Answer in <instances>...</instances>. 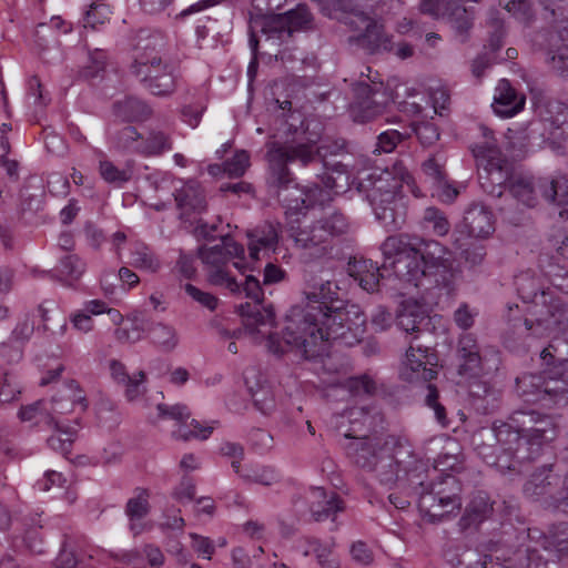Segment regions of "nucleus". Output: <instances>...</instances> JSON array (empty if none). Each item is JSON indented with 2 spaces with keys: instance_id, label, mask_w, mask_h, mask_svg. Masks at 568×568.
Returning <instances> with one entry per match:
<instances>
[{
  "instance_id": "obj_1",
  "label": "nucleus",
  "mask_w": 568,
  "mask_h": 568,
  "mask_svg": "<svg viewBox=\"0 0 568 568\" xmlns=\"http://www.w3.org/2000/svg\"><path fill=\"white\" fill-rule=\"evenodd\" d=\"M305 300L292 306L283 327L284 346L305 359L326 355L331 341L344 339L357 325L342 307L338 286L332 281L312 285Z\"/></svg>"
},
{
  "instance_id": "obj_2",
  "label": "nucleus",
  "mask_w": 568,
  "mask_h": 568,
  "mask_svg": "<svg viewBox=\"0 0 568 568\" xmlns=\"http://www.w3.org/2000/svg\"><path fill=\"white\" fill-rule=\"evenodd\" d=\"M267 162L266 186L288 210L301 213L323 201L325 191L318 185L301 186L295 183L288 164L297 163L302 168L321 163L320 148L315 141L306 139L295 130L293 136L266 143Z\"/></svg>"
},
{
  "instance_id": "obj_3",
  "label": "nucleus",
  "mask_w": 568,
  "mask_h": 568,
  "mask_svg": "<svg viewBox=\"0 0 568 568\" xmlns=\"http://www.w3.org/2000/svg\"><path fill=\"white\" fill-rule=\"evenodd\" d=\"M386 260L393 258L395 275L414 287L446 285L453 271V252L434 239L402 233L381 244Z\"/></svg>"
},
{
  "instance_id": "obj_4",
  "label": "nucleus",
  "mask_w": 568,
  "mask_h": 568,
  "mask_svg": "<svg viewBox=\"0 0 568 568\" xmlns=\"http://www.w3.org/2000/svg\"><path fill=\"white\" fill-rule=\"evenodd\" d=\"M473 445L478 456L489 466L500 471L515 470L518 463L534 459L527 450L524 432L514 422V413L508 422H495L491 428H480L473 435Z\"/></svg>"
},
{
  "instance_id": "obj_5",
  "label": "nucleus",
  "mask_w": 568,
  "mask_h": 568,
  "mask_svg": "<svg viewBox=\"0 0 568 568\" xmlns=\"http://www.w3.org/2000/svg\"><path fill=\"white\" fill-rule=\"evenodd\" d=\"M395 171L399 179L386 170L381 174L372 173L359 183L376 219L389 231L400 229L404 223V216L398 212L397 195L402 189V183L409 185L413 182V176L403 166H395Z\"/></svg>"
},
{
  "instance_id": "obj_6",
  "label": "nucleus",
  "mask_w": 568,
  "mask_h": 568,
  "mask_svg": "<svg viewBox=\"0 0 568 568\" xmlns=\"http://www.w3.org/2000/svg\"><path fill=\"white\" fill-rule=\"evenodd\" d=\"M347 230L346 217L339 212H334L310 225H292L291 237L301 251V256L307 262H313L329 256L333 251L332 239L345 234Z\"/></svg>"
},
{
  "instance_id": "obj_7",
  "label": "nucleus",
  "mask_w": 568,
  "mask_h": 568,
  "mask_svg": "<svg viewBox=\"0 0 568 568\" xmlns=\"http://www.w3.org/2000/svg\"><path fill=\"white\" fill-rule=\"evenodd\" d=\"M197 256L204 265L207 283L225 288L231 294L241 292V285L231 274L229 265L234 258L244 257V247L233 237L223 236L219 244L199 247Z\"/></svg>"
},
{
  "instance_id": "obj_8",
  "label": "nucleus",
  "mask_w": 568,
  "mask_h": 568,
  "mask_svg": "<svg viewBox=\"0 0 568 568\" xmlns=\"http://www.w3.org/2000/svg\"><path fill=\"white\" fill-rule=\"evenodd\" d=\"M419 485V508L429 517L442 519L462 507V485L454 475H442L438 480Z\"/></svg>"
},
{
  "instance_id": "obj_9",
  "label": "nucleus",
  "mask_w": 568,
  "mask_h": 568,
  "mask_svg": "<svg viewBox=\"0 0 568 568\" xmlns=\"http://www.w3.org/2000/svg\"><path fill=\"white\" fill-rule=\"evenodd\" d=\"M312 20L311 13L305 6H298L296 9L285 13H271L256 17L251 20L254 27H260L265 36V42L272 45L287 43L294 32L306 28Z\"/></svg>"
},
{
  "instance_id": "obj_10",
  "label": "nucleus",
  "mask_w": 568,
  "mask_h": 568,
  "mask_svg": "<svg viewBox=\"0 0 568 568\" xmlns=\"http://www.w3.org/2000/svg\"><path fill=\"white\" fill-rule=\"evenodd\" d=\"M557 471L559 467L557 466ZM524 494L534 500H544L561 510L568 499V473H554V466H542L534 471L524 485Z\"/></svg>"
},
{
  "instance_id": "obj_11",
  "label": "nucleus",
  "mask_w": 568,
  "mask_h": 568,
  "mask_svg": "<svg viewBox=\"0 0 568 568\" xmlns=\"http://www.w3.org/2000/svg\"><path fill=\"white\" fill-rule=\"evenodd\" d=\"M517 389L527 400L568 403V371L555 374H524L516 378Z\"/></svg>"
},
{
  "instance_id": "obj_12",
  "label": "nucleus",
  "mask_w": 568,
  "mask_h": 568,
  "mask_svg": "<svg viewBox=\"0 0 568 568\" xmlns=\"http://www.w3.org/2000/svg\"><path fill=\"white\" fill-rule=\"evenodd\" d=\"M353 101L349 112L355 122L365 123L379 115L389 97L383 82L371 79L362 80L353 84Z\"/></svg>"
},
{
  "instance_id": "obj_13",
  "label": "nucleus",
  "mask_w": 568,
  "mask_h": 568,
  "mask_svg": "<svg viewBox=\"0 0 568 568\" xmlns=\"http://www.w3.org/2000/svg\"><path fill=\"white\" fill-rule=\"evenodd\" d=\"M566 181L534 179L528 175L517 174L510 180L509 191L515 199L528 207L537 205L538 196H544L549 202L564 204L567 202V194L561 193L562 184Z\"/></svg>"
},
{
  "instance_id": "obj_14",
  "label": "nucleus",
  "mask_w": 568,
  "mask_h": 568,
  "mask_svg": "<svg viewBox=\"0 0 568 568\" xmlns=\"http://www.w3.org/2000/svg\"><path fill=\"white\" fill-rule=\"evenodd\" d=\"M239 314L242 317L244 327L251 334H260L267 336V348L276 355L285 352H294V349L284 346L283 334L271 333L275 322V314L272 306H262L261 304L244 303L239 306Z\"/></svg>"
},
{
  "instance_id": "obj_15",
  "label": "nucleus",
  "mask_w": 568,
  "mask_h": 568,
  "mask_svg": "<svg viewBox=\"0 0 568 568\" xmlns=\"http://www.w3.org/2000/svg\"><path fill=\"white\" fill-rule=\"evenodd\" d=\"M514 422L524 432L526 445H529L527 450H531L534 458L539 455L544 444L557 436V426L549 415L536 410H516Z\"/></svg>"
},
{
  "instance_id": "obj_16",
  "label": "nucleus",
  "mask_w": 568,
  "mask_h": 568,
  "mask_svg": "<svg viewBox=\"0 0 568 568\" xmlns=\"http://www.w3.org/2000/svg\"><path fill=\"white\" fill-rule=\"evenodd\" d=\"M145 90L156 97H169L176 90L178 67L170 59L131 69Z\"/></svg>"
},
{
  "instance_id": "obj_17",
  "label": "nucleus",
  "mask_w": 568,
  "mask_h": 568,
  "mask_svg": "<svg viewBox=\"0 0 568 568\" xmlns=\"http://www.w3.org/2000/svg\"><path fill=\"white\" fill-rule=\"evenodd\" d=\"M532 316L537 328L534 329L532 321L525 318L523 324L526 331H532L537 336L556 332L568 342V304L560 297L552 295L544 308L532 311Z\"/></svg>"
},
{
  "instance_id": "obj_18",
  "label": "nucleus",
  "mask_w": 568,
  "mask_h": 568,
  "mask_svg": "<svg viewBox=\"0 0 568 568\" xmlns=\"http://www.w3.org/2000/svg\"><path fill=\"white\" fill-rule=\"evenodd\" d=\"M437 374V356L429 347L414 345L412 341L405 354L400 377L408 383L418 384L429 383Z\"/></svg>"
},
{
  "instance_id": "obj_19",
  "label": "nucleus",
  "mask_w": 568,
  "mask_h": 568,
  "mask_svg": "<svg viewBox=\"0 0 568 568\" xmlns=\"http://www.w3.org/2000/svg\"><path fill=\"white\" fill-rule=\"evenodd\" d=\"M355 462L362 468L376 473L384 485H393L398 479L399 464L384 449H376L371 440L362 442L356 452Z\"/></svg>"
},
{
  "instance_id": "obj_20",
  "label": "nucleus",
  "mask_w": 568,
  "mask_h": 568,
  "mask_svg": "<svg viewBox=\"0 0 568 568\" xmlns=\"http://www.w3.org/2000/svg\"><path fill=\"white\" fill-rule=\"evenodd\" d=\"M539 124L545 140L560 153H568V105L558 101L548 103Z\"/></svg>"
},
{
  "instance_id": "obj_21",
  "label": "nucleus",
  "mask_w": 568,
  "mask_h": 568,
  "mask_svg": "<svg viewBox=\"0 0 568 568\" xmlns=\"http://www.w3.org/2000/svg\"><path fill=\"white\" fill-rule=\"evenodd\" d=\"M156 408L161 417L171 418L179 423L178 429L172 432V436L175 439L184 442L190 440L191 438L206 439L213 432V426L202 427L195 419H191L190 424H187L191 413L185 405L176 404L170 406L166 404H159Z\"/></svg>"
},
{
  "instance_id": "obj_22",
  "label": "nucleus",
  "mask_w": 568,
  "mask_h": 568,
  "mask_svg": "<svg viewBox=\"0 0 568 568\" xmlns=\"http://www.w3.org/2000/svg\"><path fill=\"white\" fill-rule=\"evenodd\" d=\"M166 47L168 41L163 33L159 31L150 32L148 30L139 31L133 44V62L131 69L169 59L166 55Z\"/></svg>"
},
{
  "instance_id": "obj_23",
  "label": "nucleus",
  "mask_w": 568,
  "mask_h": 568,
  "mask_svg": "<svg viewBox=\"0 0 568 568\" xmlns=\"http://www.w3.org/2000/svg\"><path fill=\"white\" fill-rule=\"evenodd\" d=\"M310 513L315 521L336 519L337 514L345 510L344 500L335 491H326L322 487H314L306 497Z\"/></svg>"
},
{
  "instance_id": "obj_24",
  "label": "nucleus",
  "mask_w": 568,
  "mask_h": 568,
  "mask_svg": "<svg viewBox=\"0 0 568 568\" xmlns=\"http://www.w3.org/2000/svg\"><path fill=\"white\" fill-rule=\"evenodd\" d=\"M458 374L476 378L483 371L479 345L473 334H463L457 345Z\"/></svg>"
},
{
  "instance_id": "obj_25",
  "label": "nucleus",
  "mask_w": 568,
  "mask_h": 568,
  "mask_svg": "<svg viewBox=\"0 0 568 568\" xmlns=\"http://www.w3.org/2000/svg\"><path fill=\"white\" fill-rule=\"evenodd\" d=\"M516 287L518 295L525 303H531L532 311L544 308L547 301L554 295L549 288H545L540 278L531 272H524L516 277Z\"/></svg>"
},
{
  "instance_id": "obj_26",
  "label": "nucleus",
  "mask_w": 568,
  "mask_h": 568,
  "mask_svg": "<svg viewBox=\"0 0 568 568\" xmlns=\"http://www.w3.org/2000/svg\"><path fill=\"white\" fill-rule=\"evenodd\" d=\"M109 367L112 379L124 387V396L129 402L136 400L146 393L145 372L139 371L130 375L125 365L116 359H112Z\"/></svg>"
},
{
  "instance_id": "obj_27",
  "label": "nucleus",
  "mask_w": 568,
  "mask_h": 568,
  "mask_svg": "<svg viewBox=\"0 0 568 568\" xmlns=\"http://www.w3.org/2000/svg\"><path fill=\"white\" fill-rule=\"evenodd\" d=\"M174 200L181 219L187 220L192 214H200L206 209L204 192L195 181H189L175 190Z\"/></svg>"
},
{
  "instance_id": "obj_28",
  "label": "nucleus",
  "mask_w": 568,
  "mask_h": 568,
  "mask_svg": "<svg viewBox=\"0 0 568 568\" xmlns=\"http://www.w3.org/2000/svg\"><path fill=\"white\" fill-rule=\"evenodd\" d=\"M547 62L560 77H568V28L548 36Z\"/></svg>"
},
{
  "instance_id": "obj_29",
  "label": "nucleus",
  "mask_w": 568,
  "mask_h": 568,
  "mask_svg": "<svg viewBox=\"0 0 568 568\" xmlns=\"http://www.w3.org/2000/svg\"><path fill=\"white\" fill-rule=\"evenodd\" d=\"M525 105V97L519 95L506 79H501L495 90L491 104L495 113L510 118L520 112Z\"/></svg>"
},
{
  "instance_id": "obj_30",
  "label": "nucleus",
  "mask_w": 568,
  "mask_h": 568,
  "mask_svg": "<svg viewBox=\"0 0 568 568\" xmlns=\"http://www.w3.org/2000/svg\"><path fill=\"white\" fill-rule=\"evenodd\" d=\"M464 226L468 236L488 237L495 230L491 211L483 204L473 203L465 211Z\"/></svg>"
},
{
  "instance_id": "obj_31",
  "label": "nucleus",
  "mask_w": 568,
  "mask_h": 568,
  "mask_svg": "<svg viewBox=\"0 0 568 568\" xmlns=\"http://www.w3.org/2000/svg\"><path fill=\"white\" fill-rule=\"evenodd\" d=\"M149 499V489L138 487L134 490V496L126 501L124 513L129 518V528L134 536L140 535L145 529V525L141 523V520L146 517L151 510Z\"/></svg>"
},
{
  "instance_id": "obj_32",
  "label": "nucleus",
  "mask_w": 568,
  "mask_h": 568,
  "mask_svg": "<svg viewBox=\"0 0 568 568\" xmlns=\"http://www.w3.org/2000/svg\"><path fill=\"white\" fill-rule=\"evenodd\" d=\"M429 322L426 310L417 303L406 302L397 315L398 327L410 334L427 331Z\"/></svg>"
},
{
  "instance_id": "obj_33",
  "label": "nucleus",
  "mask_w": 568,
  "mask_h": 568,
  "mask_svg": "<svg viewBox=\"0 0 568 568\" xmlns=\"http://www.w3.org/2000/svg\"><path fill=\"white\" fill-rule=\"evenodd\" d=\"M172 146V136L168 131L150 128L145 133H142L140 155L159 156L171 151Z\"/></svg>"
},
{
  "instance_id": "obj_34",
  "label": "nucleus",
  "mask_w": 568,
  "mask_h": 568,
  "mask_svg": "<svg viewBox=\"0 0 568 568\" xmlns=\"http://www.w3.org/2000/svg\"><path fill=\"white\" fill-rule=\"evenodd\" d=\"M348 271L363 290L369 293L378 291L382 274L376 263L369 260L355 261L349 264Z\"/></svg>"
},
{
  "instance_id": "obj_35",
  "label": "nucleus",
  "mask_w": 568,
  "mask_h": 568,
  "mask_svg": "<svg viewBox=\"0 0 568 568\" xmlns=\"http://www.w3.org/2000/svg\"><path fill=\"white\" fill-rule=\"evenodd\" d=\"M146 332L152 344L162 352L170 353L179 345V334L170 324L146 322Z\"/></svg>"
},
{
  "instance_id": "obj_36",
  "label": "nucleus",
  "mask_w": 568,
  "mask_h": 568,
  "mask_svg": "<svg viewBox=\"0 0 568 568\" xmlns=\"http://www.w3.org/2000/svg\"><path fill=\"white\" fill-rule=\"evenodd\" d=\"M493 511V505L486 493L479 491L473 496L466 507L464 516L460 518V526L468 528L476 526L487 519Z\"/></svg>"
},
{
  "instance_id": "obj_37",
  "label": "nucleus",
  "mask_w": 568,
  "mask_h": 568,
  "mask_svg": "<svg viewBox=\"0 0 568 568\" xmlns=\"http://www.w3.org/2000/svg\"><path fill=\"white\" fill-rule=\"evenodd\" d=\"M356 41L369 53L390 51L393 49L390 38L385 33L383 24L375 20L356 38Z\"/></svg>"
},
{
  "instance_id": "obj_38",
  "label": "nucleus",
  "mask_w": 568,
  "mask_h": 568,
  "mask_svg": "<svg viewBox=\"0 0 568 568\" xmlns=\"http://www.w3.org/2000/svg\"><path fill=\"white\" fill-rule=\"evenodd\" d=\"M478 166L483 170V172H479V179H486L494 187H501L503 185H508V187H510V180L513 176L517 175L511 172V164L506 158L487 162Z\"/></svg>"
},
{
  "instance_id": "obj_39",
  "label": "nucleus",
  "mask_w": 568,
  "mask_h": 568,
  "mask_svg": "<svg viewBox=\"0 0 568 568\" xmlns=\"http://www.w3.org/2000/svg\"><path fill=\"white\" fill-rule=\"evenodd\" d=\"M114 114L123 121H145L152 115L151 108L142 100L128 97L113 105Z\"/></svg>"
},
{
  "instance_id": "obj_40",
  "label": "nucleus",
  "mask_w": 568,
  "mask_h": 568,
  "mask_svg": "<svg viewBox=\"0 0 568 568\" xmlns=\"http://www.w3.org/2000/svg\"><path fill=\"white\" fill-rule=\"evenodd\" d=\"M250 242V256L253 260L258 258V251L261 247L264 248H273L278 241V233L275 225L272 223H264L263 225L256 227L248 234Z\"/></svg>"
},
{
  "instance_id": "obj_41",
  "label": "nucleus",
  "mask_w": 568,
  "mask_h": 568,
  "mask_svg": "<svg viewBox=\"0 0 568 568\" xmlns=\"http://www.w3.org/2000/svg\"><path fill=\"white\" fill-rule=\"evenodd\" d=\"M420 226L437 237L446 236L452 227L446 213L436 206L424 210Z\"/></svg>"
},
{
  "instance_id": "obj_42",
  "label": "nucleus",
  "mask_w": 568,
  "mask_h": 568,
  "mask_svg": "<svg viewBox=\"0 0 568 568\" xmlns=\"http://www.w3.org/2000/svg\"><path fill=\"white\" fill-rule=\"evenodd\" d=\"M481 131L484 140L471 148L477 164L481 165L505 158L497 145L493 132L487 128H481Z\"/></svg>"
},
{
  "instance_id": "obj_43",
  "label": "nucleus",
  "mask_w": 568,
  "mask_h": 568,
  "mask_svg": "<svg viewBox=\"0 0 568 568\" xmlns=\"http://www.w3.org/2000/svg\"><path fill=\"white\" fill-rule=\"evenodd\" d=\"M541 544L545 550L554 548L559 554L568 555V523L550 526Z\"/></svg>"
},
{
  "instance_id": "obj_44",
  "label": "nucleus",
  "mask_w": 568,
  "mask_h": 568,
  "mask_svg": "<svg viewBox=\"0 0 568 568\" xmlns=\"http://www.w3.org/2000/svg\"><path fill=\"white\" fill-rule=\"evenodd\" d=\"M142 133L132 125H126L113 135L115 148L140 154Z\"/></svg>"
},
{
  "instance_id": "obj_45",
  "label": "nucleus",
  "mask_w": 568,
  "mask_h": 568,
  "mask_svg": "<svg viewBox=\"0 0 568 568\" xmlns=\"http://www.w3.org/2000/svg\"><path fill=\"white\" fill-rule=\"evenodd\" d=\"M131 265L150 273H155L161 267L160 260L144 244H138L131 253Z\"/></svg>"
},
{
  "instance_id": "obj_46",
  "label": "nucleus",
  "mask_w": 568,
  "mask_h": 568,
  "mask_svg": "<svg viewBox=\"0 0 568 568\" xmlns=\"http://www.w3.org/2000/svg\"><path fill=\"white\" fill-rule=\"evenodd\" d=\"M130 321V327H119L114 331V336L119 343L133 344L143 337V333L146 331V321L138 315H134Z\"/></svg>"
},
{
  "instance_id": "obj_47",
  "label": "nucleus",
  "mask_w": 568,
  "mask_h": 568,
  "mask_svg": "<svg viewBox=\"0 0 568 568\" xmlns=\"http://www.w3.org/2000/svg\"><path fill=\"white\" fill-rule=\"evenodd\" d=\"M445 164L446 158L442 153L432 154L423 162L422 171L433 186L446 178Z\"/></svg>"
},
{
  "instance_id": "obj_48",
  "label": "nucleus",
  "mask_w": 568,
  "mask_h": 568,
  "mask_svg": "<svg viewBox=\"0 0 568 568\" xmlns=\"http://www.w3.org/2000/svg\"><path fill=\"white\" fill-rule=\"evenodd\" d=\"M242 478L247 481L257 483L264 486H270L277 481V473L270 466H250L242 474Z\"/></svg>"
},
{
  "instance_id": "obj_49",
  "label": "nucleus",
  "mask_w": 568,
  "mask_h": 568,
  "mask_svg": "<svg viewBox=\"0 0 568 568\" xmlns=\"http://www.w3.org/2000/svg\"><path fill=\"white\" fill-rule=\"evenodd\" d=\"M250 166V154L245 150L237 151L234 156L223 163V172L230 178H241Z\"/></svg>"
},
{
  "instance_id": "obj_50",
  "label": "nucleus",
  "mask_w": 568,
  "mask_h": 568,
  "mask_svg": "<svg viewBox=\"0 0 568 568\" xmlns=\"http://www.w3.org/2000/svg\"><path fill=\"white\" fill-rule=\"evenodd\" d=\"M252 400L262 414H270L275 408V399L268 386L260 385L256 389L250 387Z\"/></svg>"
},
{
  "instance_id": "obj_51",
  "label": "nucleus",
  "mask_w": 568,
  "mask_h": 568,
  "mask_svg": "<svg viewBox=\"0 0 568 568\" xmlns=\"http://www.w3.org/2000/svg\"><path fill=\"white\" fill-rule=\"evenodd\" d=\"M100 174L109 183L122 184L131 179L129 171L120 170L110 161L100 162Z\"/></svg>"
},
{
  "instance_id": "obj_52",
  "label": "nucleus",
  "mask_w": 568,
  "mask_h": 568,
  "mask_svg": "<svg viewBox=\"0 0 568 568\" xmlns=\"http://www.w3.org/2000/svg\"><path fill=\"white\" fill-rule=\"evenodd\" d=\"M184 290L186 294L201 306L207 308L209 311H215L219 305V298L209 293L200 290L193 284H185Z\"/></svg>"
},
{
  "instance_id": "obj_53",
  "label": "nucleus",
  "mask_w": 568,
  "mask_h": 568,
  "mask_svg": "<svg viewBox=\"0 0 568 568\" xmlns=\"http://www.w3.org/2000/svg\"><path fill=\"white\" fill-rule=\"evenodd\" d=\"M59 432L60 434H54L48 438V444L52 449L59 450L62 454H68L74 440L75 430L72 428L62 430L60 428Z\"/></svg>"
},
{
  "instance_id": "obj_54",
  "label": "nucleus",
  "mask_w": 568,
  "mask_h": 568,
  "mask_svg": "<svg viewBox=\"0 0 568 568\" xmlns=\"http://www.w3.org/2000/svg\"><path fill=\"white\" fill-rule=\"evenodd\" d=\"M349 554L353 561L362 566H368L374 561L372 548L363 540L354 541L349 547Z\"/></svg>"
},
{
  "instance_id": "obj_55",
  "label": "nucleus",
  "mask_w": 568,
  "mask_h": 568,
  "mask_svg": "<svg viewBox=\"0 0 568 568\" xmlns=\"http://www.w3.org/2000/svg\"><path fill=\"white\" fill-rule=\"evenodd\" d=\"M402 139L403 135L396 130L382 132L377 138L375 152L389 153L395 150Z\"/></svg>"
},
{
  "instance_id": "obj_56",
  "label": "nucleus",
  "mask_w": 568,
  "mask_h": 568,
  "mask_svg": "<svg viewBox=\"0 0 568 568\" xmlns=\"http://www.w3.org/2000/svg\"><path fill=\"white\" fill-rule=\"evenodd\" d=\"M241 285V292L236 295L245 294L247 298H251L253 304H261L263 301V291L260 284V281L253 276L247 275L243 283H239Z\"/></svg>"
},
{
  "instance_id": "obj_57",
  "label": "nucleus",
  "mask_w": 568,
  "mask_h": 568,
  "mask_svg": "<svg viewBox=\"0 0 568 568\" xmlns=\"http://www.w3.org/2000/svg\"><path fill=\"white\" fill-rule=\"evenodd\" d=\"M61 273L71 280H79L84 272V263L77 255H68L60 262Z\"/></svg>"
},
{
  "instance_id": "obj_58",
  "label": "nucleus",
  "mask_w": 568,
  "mask_h": 568,
  "mask_svg": "<svg viewBox=\"0 0 568 568\" xmlns=\"http://www.w3.org/2000/svg\"><path fill=\"white\" fill-rule=\"evenodd\" d=\"M488 562H491V556L477 550H467L459 559V565L464 568H487Z\"/></svg>"
},
{
  "instance_id": "obj_59",
  "label": "nucleus",
  "mask_w": 568,
  "mask_h": 568,
  "mask_svg": "<svg viewBox=\"0 0 568 568\" xmlns=\"http://www.w3.org/2000/svg\"><path fill=\"white\" fill-rule=\"evenodd\" d=\"M21 394V388L8 374L0 381V400L11 403Z\"/></svg>"
},
{
  "instance_id": "obj_60",
  "label": "nucleus",
  "mask_w": 568,
  "mask_h": 568,
  "mask_svg": "<svg viewBox=\"0 0 568 568\" xmlns=\"http://www.w3.org/2000/svg\"><path fill=\"white\" fill-rule=\"evenodd\" d=\"M460 256L470 267H475L483 263L486 250L481 244L471 243L462 251Z\"/></svg>"
},
{
  "instance_id": "obj_61",
  "label": "nucleus",
  "mask_w": 568,
  "mask_h": 568,
  "mask_svg": "<svg viewBox=\"0 0 568 568\" xmlns=\"http://www.w3.org/2000/svg\"><path fill=\"white\" fill-rule=\"evenodd\" d=\"M415 133L423 145H432L439 139L438 129L432 122L419 123Z\"/></svg>"
},
{
  "instance_id": "obj_62",
  "label": "nucleus",
  "mask_w": 568,
  "mask_h": 568,
  "mask_svg": "<svg viewBox=\"0 0 568 568\" xmlns=\"http://www.w3.org/2000/svg\"><path fill=\"white\" fill-rule=\"evenodd\" d=\"M348 388L355 395H371L375 392L376 385L371 377L363 375L351 378L348 381Z\"/></svg>"
},
{
  "instance_id": "obj_63",
  "label": "nucleus",
  "mask_w": 568,
  "mask_h": 568,
  "mask_svg": "<svg viewBox=\"0 0 568 568\" xmlns=\"http://www.w3.org/2000/svg\"><path fill=\"white\" fill-rule=\"evenodd\" d=\"M446 6L447 0H420L419 10L435 20L442 21Z\"/></svg>"
},
{
  "instance_id": "obj_64",
  "label": "nucleus",
  "mask_w": 568,
  "mask_h": 568,
  "mask_svg": "<svg viewBox=\"0 0 568 568\" xmlns=\"http://www.w3.org/2000/svg\"><path fill=\"white\" fill-rule=\"evenodd\" d=\"M544 9L549 12L554 20L564 19L568 16V0H539Z\"/></svg>"
}]
</instances>
